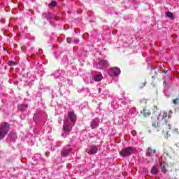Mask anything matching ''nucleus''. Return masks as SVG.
I'll return each instance as SVG.
<instances>
[{"label": "nucleus", "mask_w": 179, "mask_h": 179, "mask_svg": "<svg viewBox=\"0 0 179 179\" xmlns=\"http://www.w3.org/2000/svg\"><path fill=\"white\" fill-rule=\"evenodd\" d=\"M64 124L63 126V133L62 134V136H63V138H66V136L69 135V132H71L72 127H73L76 123V115H75V112H69L67 117H66L64 120Z\"/></svg>", "instance_id": "nucleus-1"}, {"label": "nucleus", "mask_w": 179, "mask_h": 179, "mask_svg": "<svg viewBox=\"0 0 179 179\" xmlns=\"http://www.w3.org/2000/svg\"><path fill=\"white\" fill-rule=\"evenodd\" d=\"M9 128H10V124L6 122L0 124V141H2L8 135Z\"/></svg>", "instance_id": "nucleus-2"}, {"label": "nucleus", "mask_w": 179, "mask_h": 179, "mask_svg": "<svg viewBox=\"0 0 179 179\" xmlns=\"http://www.w3.org/2000/svg\"><path fill=\"white\" fill-rule=\"evenodd\" d=\"M135 152H136V149L134 147H127L122 149L119 153L122 157H128L134 155Z\"/></svg>", "instance_id": "nucleus-3"}, {"label": "nucleus", "mask_w": 179, "mask_h": 179, "mask_svg": "<svg viewBox=\"0 0 179 179\" xmlns=\"http://www.w3.org/2000/svg\"><path fill=\"white\" fill-rule=\"evenodd\" d=\"M156 155V150H152L150 147L148 148V151L145 154V161L146 163H152L155 162V155Z\"/></svg>", "instance_id": "nucleus-4"}, {"label": "nucleus", "mask_w": 179, "mask_h": 179, "mask_svg": "<svg viewBox=\"0 0 179 179\" xmlns=\"http://www.w3.org/2000/svg\"><path fill=\"white\" fill-rule=\"evenodd\" d=\"M42 16L45 19H47V20H48V22H50V24H52V26H54V22H55V20H57V18H55V15H54V14H52V13H50V12H46V13H43L42 14Z\"/></svg>", "instance_id": "nucleus-5"}, {"label": "nucleus", "mask_w": 179, "mask_h": 179, "mask_svg": "<svg viewBox=\"0 0 179 179\" xmlns=\"http://www.w3.org/2000/svg\"><path fill=\"white\" fill-rule=\"evenodd\" d=\"M166 117H167V113L166 112H162L159 115L157 120L159 122L164 121V122H165V124H164V128H168V129H171V127L170 126V124H167V123H166Z\"/></svg>", "instance_id": "nucleus-6"}, {"label": "nucleus", "mask_w": 179, "mask_h": 179, "mask_svg": "<svg viewBox=\"0 0 179 179\" xmlns=\"http://www.w3.org/2000/svg\"><path fill=\"white\" fill-rule=\"evenodd\" d=\"M108 66V61L107 60H101L97 64L96 68L98 69H106Z\"/></svg>", "instance_id": "nucleus-7"}, {"label": "nucleus", "mask_w": 179, "mask_h": 179, "mask_svg": "<svg viewBox=\"0 0 179 179\" xmlns=\"http://www.w3.org/2000/svg\"><path fill=\"white\" fill-rule=\"evenodd\" d=\"M121 73V70L117 67H113L109 71L110 76H118Z\"/></svg>", "instance_id": "nucleus-8"}, {"label": "nucleus", "mask_w": 179, "mask_h": 179, "mask_svg": "<svg viewBox=\"0 0 179 179\" xmlns=\"http://www.w3.org/2000/svg\"><path fill=\"white\" fill-rule=\"evenodd\" d=\"M99 124H100V120L96 117L95 119H92L91 120L90 127L92 129H96V128L99 127Z\"/></svg>", "instance_id": "nucleus-9"}, {"label": "nucleus", "mask_w": 179, "mask_h": 179, "mask_svg": "<svg viewBox=\"0 0 179 179\" xmlns=\"http://www.w3.org/2000/svg\"><path fill=\"white\" fill-rule=\"evenodd\" d=\"M99 151V146L92 145L90 149L88 151V155H96Z\"/></svg>", "instance_id": "nucleus-10"}, {"label": "nucleus", "mask_w": 179, "mask_h": 179, "mask_svg": "<svg viewBox=\"0 0 179 179\" xmlns=\"http://www.w3.org/2000/svg\"><path fill=\"white\" fill-rule=\"evenodd\" d=\"M71 152H72V148H64L62 150L61 156L62 157H66V156H68Z\"/></svg>", "instance_id": "nucleus-11"}, {"label": "nucleus", "mask_w": 179, "mask_h": 179, "mask_svg": "<svg viewBox=\"0 0 179 179\" xmlns=\"http://www.w3.org/2000/svg\"><path fill=\"white\" fill-rule=\"evenodd\" d=\"M141 114H143L144 117H149L150 115V110L144 108L141 112Z\"/></svg>", "instance_id": "nucleus-12"}, {"label": "nucleus", "mask_w": 179, "mask_h": 179, "mask_svg": "<svg viewBox=\"0 0 179 179\" xmlns=\"http://www.w3.org/2000/svg\"><path fill=\"white\" fill-rule=\"evenodd\" d=\"M27 107H28L27 104L22 103V104L19 105L18 110L20 111H25L27 109Z\"/></svg>", "instance_id": "nucleus-13"}, {"label": "nucleus", "mask_w": 179, "mask_h": 179, "mask_svg": "<svg viewBox=\"0 0 179 179\" xmlns=\"http://www.w3.org/2000/svg\"><path fill=\"white\" fill-rule=\"evenodd\" d=\"M34 80H36V77H34V76H30L27 81V85L30 87L31 86V82H34Z\"/></svg>", "instance_id": "nucleus-14"}, {"label": "nucleus", "mask_w": 179, "mask_h": 179, "mask_svg": "<svg viewBox=\"0 0 179 179\" xmlns=\"http://www.w3.org/2000/svg\"><path fill=\"white\" fill-rule=\"evenodd\" d=\"M41 118V114H40V113L36 112L34 115V122H37V120H40Z\"/></svg>", "instance_id": "nucleus-15"}, {"label": "nucleus", "mask_w": 179, "mask_h": 179, "mask_svg": "<svg viewBox=\"0 0 179 179\" xmlns=\"http://www.w3.org/2000/svg\"><path fill=\"white\" fill-rule=\"evenodd\" d=\"M103 80V75L99 74V75H96L94 77V80L95 82H100V80Z\"/></svg>", "instance_id": "nucleus-16"}, {"label": "nucleus", "mask_w": 179, "mask_h": 179, "mask_svg": "<svg viewBox=\"0 0 179 179\" xmlns=\"http://www.w3.org/2000/svg\"><path fill=\"white\" fill-rule=\"evenodd\" d=\"M9 136L10 142H15L16 141V133H10Z\"/></svg>", "instance_id": "nucleus-17"}, {"label": "nucleus", "mask_w": 179, "mask_h": 179, "mask_svg": "<svg viewBox=\"0 0 179 179\" xmlns=\"http://www.w3.org/2000/svg\"><path fill=\"white\" fill-rule=\"evenodd\" d=\"M122 103H124V104H131V99H129V97H124L122 99Z\"/></svg>", "instance_id": "nucleus-18"}, {"label": "nucleus", "mask_w": 179, "mask_h": 179, "mask_svg": "<svg viewBox=\"0 0 179 179\" xmlns=\"http://www.w3.org/2000/svg\"><path fill=\"white\" fill-rule=\"evenodd\" d=\"M62 62L64 65L66 64H69V61L68 60V57L66 55H64L62 59Z\"/></svg>", "instance_id": "nucleus-19"}, {"label": "nucleus", "mask_w": 179, "mask_h": 179, "mask_svg": "<svg viewBox=\"0 0 179 179\" xmlns=\"http://www.w3.org/2000/svg\"><path fill=\"white\" fill-rule=\"evenodd\" d=\"M49 8H55V6H57V1H52L49 5H48Z\"/></svg>", "instance_id": "nucleus-20"}, {"label": "nucleus", "mask_w": 179, "mask_h": 179, "mask_svg": "<svg viewBox=\"0 0 179 179\" xmlns=\"http://www.w3.org/2000/svg\"><path fill=\"white\" fill-rule=\"evenodd\" d=\"M159 173V171H157V169H156V166H153L151 169V173L156 175Z\"/></svg>", "instance_id": "nucleus-21"}, {"label": "nucleus", "mask_w": 179, "mask_h": 179, "mask_svg": "<svg viewBox=\"0 0 179 179\" xmlns=\"http://www.w3.org/2000/svg\"><path fill=\"white\" fill-rule=\"evenodd\" d=\"M166 17H169L170 19H173L174 15L173 14V13L168 11V12H166Z\"/></svg>", "instance_id": "nucleus-22"}, {"label": "nucleus", "mask_w": 179, "mask_h": 179, "mask_svg": "<svg viewBox=\"0 0 179 179\" xmlns=\"http://www.w3.org/2000/svg\"><path fill=\"white\" fill-rule=\"evenodd\" d=\"M161 170H162V172L164 174L167 173V170L166 169V166H164V164H161Z\"/></svg>", "instance_id": "nucleus-23"}, {"label": "nucleus", "mask_w": 179, "mask_h": 179, "mask_svg": "<svg viewBox=\"0 0 179 179\" xmlns=\"http://www.w3.org/2000/svg\"><path fill=\"white\" fill-rule=\"evenodd\" d=\"M7 64L8 66H15V65H16V62H15L13 61H8L7 62Z\"/></svg>", "instance_id": "nucleus-24"}, {"label": "nucleus", "mask_w": 179, "mask_h": 179, "mask_svg": "<svg viewBox=\"0 0 179 179\" xmlns=\"http://www.w3.org/2000/svg\"><path fill=\"white\" fill-rule=\"evenodd\" d=\"M179 99L176 98V99L173 100V104H178Z\"/></svg>", "instance_id": "nucleus-25"}, {"label": "nucleus", "mask_w": 179, "mask_h": 179, "mask_svg": "<svg viewBox=\"0 0 179 179\" xmlns=\"http://www.w3.org/2000/svg\"><path fill=\"white\" fill-rule=\"evenodd\" d=\"M61 73L63 76H66L68 74L64 73V71H59L58 73Z\"/></svg>", "instance_id": "nucleus-26"}, {"label": "nucleus", "mask_w": 179, "mask_h": 179, "mask_svg": "<svg viewBox=\"0 0 179 179\" xmlns=\"http://www.w3.org/2000/svg\"><path fill=\"white\" fill-rule=\"evenodd\" d=\"M152 127H159V122H157V123L153 122L152 123Z\"/></svg>", "instance_id": "nucleus-27"}, {"label": "nucleus", "mask_w": 179, "mask_h": 179, "mask_svg": "<svg viewBox=\"0 0 179 179\" xmlns=\"http://www.w3.org/2000/svg\"><path fill=\"white\" fill-rule=\"evenodd\" d=\"M103 94H104L105 96H107V94H108V91H105Z\"/></svg>", "instance_id": "nucleus-28"}, {"label": "nucleus", "mask_w": 179, "mask_h": 179, "mask_svg": "<svg viewBox=\"0 0 179 179\" xmlns=\"http://www.w3.org/2000/svg\"><path fill=\"white\" fill-rule=\"evenodd\" d=\"M163 132H165L166 134H169V130H163Z\"/></svg>", "instance_id": "nucleus-29"}, {"label": "nucleus", "mask_w": 179, "mask_h": 179, "mask_svg": "<svg viewBox=\"0 0 179 179\" xmlns=\"http://www.w3.org/2000/svg\"><path fill=\"white\" fill-rule=\"evenodd\" d=\"M101 92H102L101 88H99V93L100 94H101Z\"/></svg>", "instance_id": "nucleus-30"}, {"label": "nucleus", "mask_w": 179, "mask_h": 179, "mask_svg": "<svg viewBox=\"0 0 179 179\" xmlns=\"http://www.w3.org/2000/svg\"><path fill=\"white\" fill-rule=\"evenodd\" d=\"M0 22H1V23H2V24L5 23V20H0Z\"/></svg>", "instance_id": "nucleus-31"}, {"label": "nucleus", "mask_w": 179, "mask_h": 179, "mask_svg": "<svg viewBox=\"0 0 179 179\" xmlns=\"http://www.w3.org/2000/svg\"><path fill=\"white\" fill-rule=\"evenodd\" d=\"M174 132H176V134H178V129H176L174 130Z\"/></svg>", "instance_id": "nucleus-32"}, {"label": "nucleus", "mask_w": 179, "mask_h": 179, "mask_svg": "<svg viewBox=\"0 0 179 179\" xmlns=\"http://www.w3.org/2000/svg\"><path fill=\"white\" fill-rule=\"evenodd\" d=\"M3 68H4V70L6 71V66L2 65Z\"/></svg>", "instance_id": "nucleus-33"}, {"label": "nucleus", "mask_w": 179, "mask_h": 179, "mask_svg": "<svg viewBox=\"0 0 179 179\" xmlns=\"http://www.w3.org/2000/svg\"><path fill=\"white\" fill-rule=\"evenodd\" d=\"M55 58H56V59H58V56H57V55H55Z\"/></svg>", "instance_id": "nucleus-34"}, {"label": "nucleus", "mask_w": 179, "mask_h": 179, "mask_svg": "<svg viewBox=\"0 0 179 179\" xmlns=\"http://www.w3.org/2000/svg\"><path fill=\"white\" fill-rule=\"evenodd\" d=\"M164 73H167V71H164Z\"/></svg>", "instance_id": "nucleus-35"}, {"label": "nucleus", "mask_w": 179, "mask_h": 179, "mask_svg": "<svg viewBox=\"0 0 179 179\" xmlns=\"http://www.w3.org/2000/svg\"><path fill=\"white\" fill-rule=\"evenodd\" d=\"M170 113L172 114V113H173V111L170 110Z\"/></svg>", "instance_id": "nucleus-36"}, {"label": "nucleus", "mask_w": 179, "mask_h": 179, "mask_svg": "<svg viewBox=\"0 0 179 179\" xmlns=\"http://www.w3.org/2000/svg\"><path fill=\"white\" fill-rule=\"evenodd\" d=\"M177 146H178V148H179V143H178Z\"/></svg>", "instance_id": "nucleus-37"}, {"label": "nucleus", "mask_w": 179, "mask_h": 179, "mask_svg": "<svg viewBox=\"0 0 179 179\" xmlns=\"http://www.w3.org/2000/svg\"><path fill=\"white\" fill-rule=\"evenodd\" d=\"M170 117H171V116H170V115H169V118H170Z\"/></svg>", "instance_id": "nucleus-38"}, {"label": "nucleus", "mask_w": 179, "mask_h": 179, "mask_svg": "<svg viewBox=\"0 0 179 179\" xmlns=\"http://www.w3.org/2000/svg\"><path fill=\"white\" fill-rule=\"evenodd\" d=\"M134 110V111H135V109H133Z\"/></svg>", "instance_id": "nucleus-39"}, {"label": "nucleus", "mask_w": 179, "mask_h": 179, "mask_svg": "<svg viewBox=\"0 0 179 179\" xmlns=\"http://www.w3.org/2000/svg\"><path fill=\"white\" fill-rule=\"evenodd\" d=\"M178 61H179V57H178Z\"/></svg>", "instance_id": "nucleus-40"}]
</instances>
